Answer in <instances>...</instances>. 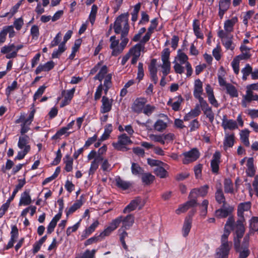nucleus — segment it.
Returning <instances> with one entry per match:
<instances>
[{
	"label": "nucleus",
	"mask_w": 258,
	"mask_h": 258,
	"mask_svg": "<svg viewBox=\"0 0 258 258\" xmlns=\"http://www.w3.org/2000/svg\"><path fill=\"white\" fill-rule=\"evenodd\" d=\"M227 93L231 98L237 97L238 96L237 90L236 87L230 83H228L226 88Z\"/></svg>",
	"instance_id": "44"
},
{
	"label": "nucleus",
	"mask_w": 258,
	"mask_h": 258,
	"mask_svg": "<svg viewBox=\"0 0 258 258\" xmlns=\"http://www.w3.org/2000/svg\"><path fill=\"white\" fill-rule=\"evenodd\" d=\"M193 31L197 38L203 39L204 35L200 31V21L199 20L195 19L192 23Z\"/></svg>",
	"instance_id": "30"
},
{
	"label": "nucleus",
	"mask_w": 258,
	"mask_h": 258,
	"mask_svg": "<svg viewBox=\"0 0 258 258\" xmlns=\"http://www.w3.org/2000/svg\"><path fill=\"white\" fill-rule=\"evenodd\" d=\"M30 33L33 39H37L39 35V29L38 26L34 25L30 29Z\"/></svg>",
	"instance_id": "55"
},
{
	"label": "nucleus",
	"mask_w": 258,
	"mask_h": 258,
	"mask_svg": "<svg viewBox=\"0 0 258 258\" xmlns=\"http://www.w3.org/2000/svg\"><path fill=\"white\" fill-rule=\"evenodd\" d=\"M99 224V223L98 220L94 221V222L84 231V233L82 234V237H83V238H85L87 237H88L93 231H94V230L98 227Z\"/></svg>",
	"instance_id": "38"
},
{
	"label": "nucleus",
	"mask_w": 258,
	"mask_h": 258,
	"mask_svg": "<svg viewBox=\"0 0 258 258\" xmlns=\"http://www.w3.org/2000/svg\"><path fill=\"white\" fill-rule=\"evenodd\" d=\"M141 202V199L140 198H137L133 201H131V202L130 203L129 205H128L123 210V213H129L132 211L135 210L138 207H139V209H141L143 205H140V203Z\"/></svg>",
	"instance_id": "20"
},
{
	"label": "nucleus",
	"mask_w": 258,
	"mask_h": 258,
	"mask_svg": "<svg viewBox=\"0 0 258 258\" xmlns=\"http://www.w3.org/2000/svg\"><path fill=\"white\" fill-rule=\"evenodd\" d=\"M120 217L122 219L121 222L122 224V228L128 229L133 226L134 223L135 218L132 215H128L125 217L122 216Z\"/></svg>",
	"instance_id": "24"
},
{
	"label": "nucleus",
	"mask_w": 258,
	"mask_h": 258,
	"mask_svg": "<svg viewBox=\"0 0 258 258\" xmlns=\"http://www.w3.org/2000/svg\"><path fill=\"white\" fill-rule=\"evenodd\" d=\"M234 249L237 252H239V258H246L250 254V250L248 247H241L240 243L239 244V246H235L234 244Z\"/></svg>",
	"instance_id": "31"
},
{
	"label": "nucleus",
	"mask_w": 258,
	"mask_h": 258,
	"mask_svg": "<svg viewBox=\"0 0 258 258\" xmlns=\"http://www.w3.org/2000/svg\"><path fill=\"white\" fill-rule=\"evenodd\" d=\"M232 36H230L229 38H227L222 40V43L226 49H231L233 50L234 49L233 47H231L232 44Z\"/></svg>",
	"instance_id": "56"
},
{
	"label": "nucleus",
	"mask_w": 258,
	"mask_h": 258,
	"mask_svg": "<svg viewBox=\"0 0 258 258\" xmlns=\"http://www.w3.org/2000/svg\"><path fill=\"white\" fill-rule=\"evenodd\" d=\"M215 200L219 204H222V207H224L226 204V199L222 189L221 187L217 188L215 192Z\"/></svg>",
	"instance_id": "25"
},
{
	"label": "nucleus",
	"mask_w": 258,
	"mask_h": 258,
	"mask_svg": "<svg viewBox=\"0 0 258 258\" xmlns=\"http://www.w3.org/2000/svg\"><path fill=\"white\" fill-rule=\"evenodd\" d=\"M131 137L126 134L122 133L118 136L117 142L113 143V147L116 150L121 151H126L128 150L127 146L133 144Z\"/></svg>",
	"instance_id": "3"
},
{
	"label": "nucleus",
	"mask_w": 258,
	"mask_h": 258,
	"mask_svg": "<svg viewBox=\"0 0 258 258\" xmlns=\"http://www.w3.org/2000/svg\"><path fill=\"white\" fill-rule=\"evenodd\" d=\"M233 211V208L229 207L228 208L222 207L215 211L216 216L220 218H226L230 215Z\"/></svg>",
	"instance_id": "21"
},
{
	"label": "nucleus",
	"mask_w": 258,
	"mask_h": 258,
	"mask_svg": "<svg viewBox=\"0 0 258 258\" xmlns=\"http://www.w3.org/2000/svg\"><path fill=\"white\" fill-rule=\"evenodd\" d=\"M160 67L159 62H158L156 59H152L149 66V70L150 74L151 80L155 84L158 82V77L157 76V68Z\"/></svg>",
	"instance_id": "11"
},
{
	"label": "nucleus",
	"mask_w": 258,
	"mask_h": 258,
	"mask_svg": "<svg viewBox=\"0 0 258 258\" xmlns=\"http://www.w3.org/2000/svg\"><path fill=\"white\" fill-rule=\"evenodd\" d=\"M71 132H68V130L64 127H62L53 136V139H58L60 138L61 136L65 135L67 134V136L70 135Z\"/></svg>",
	"instance_id": "58"
},
{
	"label": "nucleus",
	"mask_w": 258,
	"mask_h": 258,
	"mask_svg": "<svg viewBox=\"0 0 258 258\" xmlns=\"http://www.w3.org/2000/svg\"><path fill=\"white\" fill-rule=\"evenodd\" d=\"M230 233L229 230L226 228H224V233L221 236V244L224 243L225 244H229L228 241V237Z\"/></svg>",
	"instance_id": "57"
},
{
	"label": "nucleus",
	"mask_w": 258,
	"mask_h": 258,
	"mask_svg": "<svg viewBox=\"0 0 258 258\" xmlns=\"http://www.w3.org/2000/svg\"><path fill=\"white\" fill-rule=\"evenodd\" d=\"M102 104L100 107V112L105 113L109 112L112 108L113 100L109 99L106 96H103L101 100Z\"/></svg>",
	"instance_id": "16"
},
{
	"label": "nucleus",
	"mask_w": 258,
	"mask_h": 258,
	"mask_svg": "<svg viewBox=\"0 0 258 258\" xmlns=\"http://www.w3.org/2000/svg\"><path fill=\"white\" fill-rule=\"evenodd\" d=\"M192 222L187 219H184L182 228L183 236L185 237L188 235L191 228Z\"/></svg>",
	"instance_id": "36"
},
{
	"label": "nucleus",
	"mask_w": 258,
	"mask_h": 258,
	"mask_svg": "<svg viewBox=\"0 0 258 258\" xmlns=\"http://www.w3.org/2000/svg\"><path fill=\"white\" fill-rule=\"evenodd\" d=\"M250 228L254 232L258 231V217L253 216L249 220Z\"/></svg>",
	"instance_id": "51"
},
{
	"label": "nucleus",
	"mask_w": 258,
	"mask_h": 258,
	"mask_svg": "<svg viewBox=\"0 0 258 258\" xmlns=\"http://www.w3.org/2000/svg\"><path fill=\"white\" fill-rule=\"evenodd\" d=\"M203 165L199 163L195 166L194 170L195 174V177L197 179L200 178L202 176V171Z\"/></svg>",
	"instance_id": "54"
},
{
	"label": "nucleus",
	"mask_w": 258,
	"mask_h": 258,
	"mask_svg": "<svg viewBox=\"0 0 258 258\" xmlns=\"http://www.w3.org/2000/svg\"><path fill=\"white\" fill-rule=\"evenodd\" d=\"M170 71V62L169 59L162 58V74L164 76L167 75Z\"/></svg>",
	"instance_id": "49"
},
{
	"label": "nucleus",
	"mask_w": 258,
	"mask_h": 258,
	"mask_svg": "<svg viewBox=\"0 0 258 258\" xmlns=\"http://www.w3.org/2000/svg\"><path fill=\"white\" fill-rule=\"evenodd\" d=\"M221 155L219 151H216L212 157L211 161L210 166L212 172L214 174H217L219 170V165L221 162Z\"/></svg>",
	"instance_id": "10"
},
{
	"label": "nucleus",
	"mask_w": 258,
	"mask_h": 258,
	"mask_svg": "<svg viewBox=\"0 0 258 258\" xmlns=\"http://www.w3.org/2000/svg\"><path fill=\"white\" fill-rule=\"evenodd\" d=\"M146 100L144 98L137 99L132 105L133 110L136 112H140L144 108Z\"/></svg>",
	"instance_id": "22"
},
{
	"label": "nucleus",
	"mask_w": 258,
	"mask_h": 258,
	"mask_svg": "<svg viewBox=\"0 0 258 258\" xmlns=\"http://www.w3.org/2000/svg\"><path fill=\"white\" fill-rule=\"evenodd\" d=\"M141 5L140 4H138L136 5L134 7L133 12L132 13V20L134 22L137 21L138 18V14L140 9Z\"/></svg>",
	"instance_id": "62"
},
{
	"label": "nucleus",
	"mask_w": 258,
	"mask_h": 258,
	"mask_svg": "<svg viewBox=\"0 0 258 258\" xmlns=\"http://www.w3.org/2000/svg\"><path fill=\"white\" fill-rule=\"evenodd\" d=\"M249 131L247 129L243 130L240 133V140L243 144L246 147L250 145L249 142Z\"/></svg>",
	"instance_id": "41"
},
{
	"label": "nucleus",
	"mask_w": 258,
	"mask_h": 258,
	"mask_svg": "<svg viewBox=\"0 0 258 258\" xmlns=\"http://www.w3.org/2000/svg\"><path fill=\"white\" fill-rule=\"evenodd\" d=\"M14 48V44H9L1 48V52L3 54H6V57L8 59L14 58L17 56Z\"/></svg>",
	"instance_id": "13"
},
{
	"label": "nucleus",
	"mask_w": 258,
	"mask_h": 258,
	"mask_svg": "<svg viewBox=\"0 0 258 258\" xmlns=\"http://www.w3.org/2000/svg\"><path fill=\"white\" fill-rule=\"evenodd\" d=\"M183 100V99L182 98L181 96V95H179L177 97L176 101H175L173 103H172L171 102V100L170 99L168 101V102L167 103V104L168 105H170L171 106V107H172V109L174 111H178L180 109V107L181 104Z\"/></svg>",
	"instance_id": "37"
},
{
	"label": "nucleus",
	"mask_w": 258,
	"mask_h": 258,
	"mask_svg": "<svg viewBox=\"0 0 258 258\" xmlns=\"http://www.w3.org/2000/svg\"><path fill=\"white\" fill-rule=\"evenodd\" d=\"M222 120V126L225 130H234L238 128L236 121L232 119H227L226 115L223 116Z\"/></svg>",
	"instance_id": "18"
},
{
	"label": "nucleus",
	"mask_w": 258,
	"mask_h": 258,
	"mask_svg": "<svg viewBox=\"0 0 258 258\" xmlns=\"http://www.w3.org/2000/svg\"><path fill=\"white\" fill-rule=\"evenodd\" d=\"M115 182L118 187L121 188L123 189H127L131 185L130 182L122 180L119 177H117L115 178Z\"/></svg>",
	"instance_id": "47"
},
{
	"label": "nucleus",
	"mask_w": 258,
	"mask_h": 258,
	"mask_svg": "<svg viewBox=\"0 0 258 258\" xmlns=\"http://www.w3.org/2000/svg\"><path fill=\"white\" fill-rule=\"evenodd\" d=\"M203 83L202 81L199 79H197L195 81L194 86V95L196 96L199 95H201L203 92Z\"/></svg>",
	"instance_id": "42"
},
{
	"label": "nucleus",
	"mask_w": 258,
	"mask_h": 258,
	"mask_svg": "<svg viewBox=\"0 0 258 258\" xmlns=\"http://www.w3.org/2000/svg\"><path fill=\"white\" fill-rule=\"evenodd\" d=\"M201 107L206 117L209 119L211 123H212L214 119V113L212 111V107L209 105L208 103L202 105Z\"/></svg>",
	"instance_id": "23"
},
{
	"label": "nucleus",
	"mask_w": 258,
	"mask_h": 258,
	"mask_svg": "<svg viewBox=\"0 0 258 258\" xmlns=\"http://www.w3.org/2000/svg\"><path fill=\"white\" fill-rule=\"evenodd\" d=\"M5 30L6 31V35L9 34L10 38H12L15 35V32L14 29V26L12 25L6 26L4 27Z\"/></svg>",
	"instance_id": "63"
},
{
	"label": "nucleus",
	"mask_w": 258,
	"mask_h": 258,
	"mask_svg": "<svg viewBox=\"0 0 258 258\" xmlns=\"http://www.w3.org/2000/svg\"><path fill=\"white\" fill-rule=\"evenodd\" d=\"M25 183L26 181L24 178L18 179V184L16 186L15 188L14 189L11 197L8 199L9 201H12L14 199L16 194L19 190H20L22 188V187L25 184Z\"/></svg>",
	"instance_id": "43"
},
{
	"label": "nucleus",
	"mask_w": 258,
	"mask_h": 258,
	"mask_svg": "<svg viewBox=\"0 0 258 258\" xmlns=\"http://www.w3.org/2000/svg\"><path fill=\"white\" fill-rule=\"evenodd\" d=\"M188 201L178 206V208L175 211L176 214L179 215L181 213L186 212L190 208H196L198 206L199 204L197 200L192 198H188Z\"/></svg>",
	"instance_id": "6"
},
{
	"label": "nucleus",
	"mask_w": 258,
	"mask_h": 258,
	"mask_svg": "<svg viewBox=\"0 0 258 258\" xmlns=\"http://www.w3.org/2000/svg\"><path fill=\"white\" fill-rule=\"evenodd\" d=\"M251 202H246L240 203L237 207V214L244 215V212L249 211L251 208Z\"/></svg>",
	"instance_id": "32"
},
{
	"label": "nucleus",
	"mask_w": 258,
	"mask_h": 258,
	"mask_svg": "<svg viewBox=\"0 0 258 258\" xmlns=\"http://www.w3.org/2000/svg\"><path fill=\"white\" fill-rule=\"evenodd\" d=\"M190 132L195 131L198 129L200 126V123L197 119H195L192 120L189 124Z\"/></svg>",
	"instance_id": "64"
},
{
	"label": "nucleus",
	"mask_w": 258,
	"mask_h": 258,
	"mask_svg": "<svg viewBox=\"0 0 258 258\" xmlns=\"http://www.w3.org/2000/svg\"><path fill=\"white\" fill-rule=\"evenodd\" d=\"M28 140L29 137L27 136H23L19 137L18 147L21 150L18 152V155L15 158L16 159H22L30 151V146L28 144Z\"/></svg>",
	"instance_id": "2"
},
{
	"label": "nucleus",
	"mask_w": 258,
	"mask_h": 258,
	"mask_svg": "<svg viewBox=\"0 0 258 258\" xmlns=\"http://www.w3.org/2000/svg\"><path fill=\"white\" fill-rule=\"evenodd\" d=\"M112 74H108V75L105 76V78H104V82L103 85H102L104 87L105 89L104 92L106 94L108 89L111 87L112 83H111V80H112Z\"/></svg>",
	"instance_id": "46"
},
{
	"label": "nucleus",
	"mask_w": 258,
	"mask_h": 258,
	"mask_svg": "<svg viewBox=\"0 0 258 258\" xmlns=\"http://www.w3.org/2000/svg\"><path fill=\"white\" fill-rule=\"evenodd\" d=\"M238 19L236 17H232L231 19L225 21L224 28L226 31L231 32L233 31V26L237 22Z\"/></svg>",
	"instance_id": "33"
},
{
	"label": "nucleus",
	"mask_w": 258,
	"mask_h": 258,
	"mask_svg": "<svg viewBox=\"0 0 258 258\" xmlns=\"http://www.w3.org/2000/svg\"><path fill=\"white\" fill-rule=\"evenodd\" d=\"M239 62L238 59L234 57L231 62V66L234 73L236 75L238 74L239 72Z\"/></svg>",
	"instance_id": "59"
},
{
	"label": "nucleus",
	"mask_w": 258,
	"mask_h": 258,
	"mask_svg": "<svg viewBox=\"0 0 258 258\" xmlns=\"http://www.w3.org/2000/svg\"><path fill=\"white\" fill-rule=\"evenodd\" d=\"M231 4V0H219L218 16L223 19L225 13L229 10Z\"/></svg>",
	"instance_id": "14"
},
{
	"label": "nucleus",
	"mask_w": 258,
	"mask_h": 258,
	"mask_svg": "<svg viewBox=\"0 0 258 258\" xmlns=\"http://www.w3.org/2000/svg\"><path fill=\"white\" fill-rule=\"evenodd\" d=\"M209 188V186L207 184L202 186L199 188H193L190 191L188 198H192L197 200L199 196L205 197L208 192Z\"/></svg>",
	"instance_id": "9"
},
{
	"label": "nucleus",
	"mask_w": 258,
	"mask_h": 258,
	"mask_svg": "<svg viewBox=\"0 0 258 258\" xmlns=\"http://www.w3.org/2000/svg\"><path fill=\"white\" fill-rule=\"evenodd\" d=\"M66 158H67V160L64 161V169L66 171L70 172L73 169V159L70 158L69 156H66Z\"/></svg>",
	"instance_id": "52"
},
{
	"label": "nucleus",
	"mask_w": 258,
	"mask_h": 258,
	"mask_svg": "<svg viewBox=\"0 0 258 258\" xmlns=\"http://www.w3.org/2000/svg\"><path fill=\"white\" fill-rule=\"evenodd\" d=\"M103 160V158L100 155L95 158L94 160L91 162L89 169V174H93L98 167L99 162Z\"/></svg>",
	"instance_id": "39"
},
{
	"label": "nucleus",
	"mask_w": 258,
	"mask_h": 258,
	"mask_svg": "<svg viewBox=\"0 0 258 258\" xmlns=\"http://www.w3.org/2000/svg\"><path fill=\"white\" fill-rule=\"evenodd\" d=\"M224 189L226 194H233L234 188L232 181L229 178H226L224 180Z\"/></svg>",
	"instance_id": "34"
},
{
	"label": "nucleus",
	"mask_w": 258,
	"mask_h": 258,
	"mask_svg": "<svg viewBox=\"0 0 258 258\" xmlns=\"http://www.w3.org/2000/svg\"><path fill=\"white\" fill-rule=\"evenodd\" d=\"M35 110H33L30 113L29 116L27 118H25L24 114H21L16 121L17 123H21V133L23 135L28 132L30 130L29 125L33 120L34 116Z\"/></svg>",
	"instance_id": "4"
},
{
	"label": "nucleus",
	"mask_w": 258,
	"mask_h": 258,
	"mask_svg": "<svg viewBox=\"0 0 258 258\" xmlns=\"http://www.w3.org/2000/svg\"><path fill=\"white\" fill-rule=\"evenodd\" d=\"M66 50V45L64 44V43H61L57 49L54 50L52 53V57L58 58L60 54L65 51Z\"/></svg>",
	"instance_id": "48"
},
{
	"label": "nucleus",
	"mask_w": 258,
	"mask_h": 258,
	"mask_svg": "<svg viewBox=\"0 0 258 258\" xmlns=\"http://www.w3.org/2000/svg\"><path fill=\"white\" fill-rule=\"evenodd\" d=\"M234 135H226L223 141V147L224 150H227L228 148H231L234 144Z\"/></svg>",
	"instance_id": "29"
},
{
	"label": "nucleus",
	"mask_w": 258,
	"mask_h": 258,
	"mask_svg": "<svg viewBox=\"0 0 258 258\" xmlns=\"http://www.w3.org/2000/svg\"><path fill=\"white\" fill-rule=\"evenodd\" d=\"M18 83L16 81H14L12 82L11 85L8 86V87L6 89V95L9 97L11 92L14 91L15 89L17 88Z\"/></svg>",
	"instance_id": "53"
},
{
	"label": "nucleus",
	"mask_w": 258,
	"mask_h": 258,
	"mask_svg": "<svg viewBox=\"0 0 258 258\" xmlns=\"http://www.w3.org/2000/svg\"><path fill=\"white\" fill-rule=\"evenodd\" d=\"M251 56L250 52H241L240 54L236 56L235 57L239 61L242 60H248Z\"/></svg>",
	"instance_id": "61"
},
{
	"label": "nucleus",
	"mask_w": 258,
	"mask_h": 258,
	"mask_svg": "<svg viewBox=\"0 0 258 258\" xmlns=\"http://www.w3.org/2000/svg\"><path fill=\"white\" fill-rule=\"evenodd\" d=\"M61 214L59 213L56 214L52 219L47 228V232L48 234L51 233L55 227L57 222L61 218Z\"/></svg>",
	"instance_id": "28"
},
{
	"label": "nucleus",
	"mask_w": 258,
	"mask_h": 258,
	"mask_svg": "<svg viewBox=\"0 0 258 258\" xmlns=\"http://www.w3.org/2000/svg\"><path fill=\"white\" fill-rule=\"evenodd\" d=\"M112 131V124H107V125H106L104 127V132L100 138L101 141H103L108 139Z\"/></svg>",
	"instance_id": "45"
},
{
	"label": "nucleus",
	"mask_w": 258,
	"mask_h": 258,
	"mask_svg": "<svg viewBox=\"0 0 258 258\" xmlns=\"http://www.w3.org/2000/svg\"><path fill=\"white\" fill-rule=\"evenodd\" d=\"M154 178V176L150 173H145L143 175L142 177V181L146 184H149L153 181Z\"/></svg>",
	"instance_id": "60"
},
{
	"label": "nucleus",
	"mask_w": 258,
	"mask_h": 258,
	"mask_svg": "<svg viewBox=\"0 0 258 258\" xmlns=\"http://www.w3.org/2000/svg\"><path fill=\"white\" fill-rule=\"evenodd\" d=\"M108 74L107 67L104 65L101 67L98 73L94 77V79L101 82L105 78V76L108 75Z\"/></svg>",
	"instance_id": "35"
},
{
	"label": "nucleus",
	"mask_w": 258,
	"mask_h": 258,
	"mask_svg": "<svg viewBox=\"0 0 258 258\" xmlns=\"http://www.w3.org/2000/svg\"><path fill=\"white\" fill-rule=\"evenodd\" d=\"M121 217H118L113 220L104 230L100 234V236L103 238L109 235L112 231L115 230L121 222Z\"/></svg>",
	"instance_id": "8"
},
{
	"label": "nucleus",
	"mask_w": 258,
	"mask_h": 258,
	"mask_svg": "<svg viewBox=\"0 0 258 258\" xmlns=\"http://www.w3.org/2000/svg\"><path fill=\"white\" fill-rule=\"evenodd\" d=\"M246 95L244 97L245 99L248 102H251L252 100L257 101L258 100V95H253L252 90L247 88Z\"/></svg>",
	"instance_id": "50"
},
{
	"label": "nucleus",
	"mask_w": 258,
	"mask_h": 258,
	"mask_svg": "<svg viewBox=\"0 0 258 258\" xmlns=\"http://www.w3.org/2000/svg\"><path fill=\"white\" fill-rule=\"evenodd\" d=\"M75 92V88H73L72 89L63 91L62 92V95L64 98L62 102L61 103L60 106L63 107L64 106L69 104L71 102L72 99L74 96V93Z\"/></svg>",
	"instance_id": "19"
},
{
	"label": "nucleus",
	"mask_w": 258,
	"mask_h": 258,
	"mask_svg": "<svg viewBox=\"0 0 258 258\" xmlns=\"http://www.w3.org/2000/svg\"><path fill=\"white\" fill-rule=\"evenodd\" d=\"M157 25V20L156 19H154L152 20L151 23V25L150 27L148 28V31L145 34V35L143 37V39L141 40L142 43H146L147 42L150 38L151 34L152 32V30L154 29Z\"/></svg>",
	"instance_id": "27"
},
{
	"label": "nucleus",
	"mask_w": 258,
	"mask_h": 258,
	"mask_svg": "<svg viewBox=\"0 0 258 258\" xmlns=\"http://www.w3.org/2000/svg\"><path fill=\"white\" fill-rule=\"evenodd\" d=\"M234 230L236 236L234 237V244L235 246H239V244L240 243L241 239L243 237L245 228L244 226H234Z\"/></svg>",
	"instance_id": "15"
},
{
	"label": "nucleus",
	"mask_w": 258,
	"mask_h": 258,
	"mask_svg": "<svg viewBox=\"0 0 258 258\" xmlns=\"http://www.w3.org/2000/svg\"><path fill=\"white\" fill-rule=\"evenodd\" d=\"M148 164L151 167H154V173L159 177H161V162L160 160L152 158L147 159Z\"/></svg>",
	"instance_id": "17"
},
{
	"label": "nucleus",
	"mask_w": 258,
	"mask_h": 258,
	"mask_svg": "<svg viewBox=\"0 0 258 258\" xmlns=\"http://www.w3.org/2000/svg\"><path fill=\"white\" fill-rule=\"evenodd\" d=\"M145 47L141 43H138L132 47L127 53L132 56V63L135 64L141 55V52L144 51Z\"/></svg>",
	"instance_id": "7"
},
{
	"label": "nucleus",
	"mask_w": 258,
	"mask_h": 258,
	"mask_svg": "<svg viewBox=\"0 0 258 258\" xmlns=\"http://www.w3.org/2000/svg\"><path fill=\"white\" fill-rule=\"evenodd\" d=\"M181 156H183L182 163L188 164L197 160L200 156V153L197 148H194L187 152L183 153Z\"/></svg>",
	"instance_id": "5"
},
{
	"label": "nucleus",
	"mask_w": 258,
	"mask_h": 258,
	"mask_svg": "<svg viewBox=\"0 0 258 258\" xmlns=\"http://www.w3.org/2000/svg\"><path fill=\"white\" fill-rule=\"evenodd\" d=\"M113 28L116 34L123 33V35H127L129 25L126 17L123 15L118 16L114 23Z\"/></svg>",
	"instance_id": "1"
},
{
	"label": "nucleus",
	"mask_w": 258,
	"mask_h": 258,
	"mask_svg": "<svg viewBox=\"0 0 258 258\" xmlns=\"http://www.w3.org/2000/svg\"><path fill=\"white\" fill-rule=\"evenodd\" d=\"M32 202L31 198L29 195V191L26 190L23 192L21 195L19 203V205L27 206L30 205Z\"/></svg>",
	"instance_id": "26"
},
{
	"label": "nucleus",
	"mask_w": 258,
	"mask_h": 258,
	"mask_svg": "<svg viewBox=\"0 0 258 258\" xmlns=\"http://www.w3.org/2000/svg\"><path fill=\"white\" fill-rule=\"evenodd\" d=\"M230 249L229 244H221L216 249V258H228Z\"/></svg>",
	"instance_id": "12"
},
{
	"label": "nucleus",
	"mask_w": 258,
	"mask_h": 258,
	"mask_svg": "<svg viewBox=\"0 0 258 258\" xmlns=\"http://www.w3.org/2000/svg\"><path fill=\"white\" fill-rule=\"evenodd\" d=\"M82 205V196H81L80 199L76 201L67 211V215L68 216L75 212L77 209H79Z\"/></svg>",
	"instance_id": "40"
}]
</instances>
